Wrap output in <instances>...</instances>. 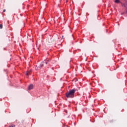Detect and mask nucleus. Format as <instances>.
<instances>
[{
    "label": "nucleus",
    "mask_w": 127,
    "mask_h": 127,
    "mask_svg": "<svg viewBox=\"0 0 127 127\" xmlns=\"http://www.w3.org/2000/svg\"><path fill=\"white\" fill-rule=\"evenodd\" d=\"M28 75H30V71H26V76H28Z\"/></svg>",
    "instance_id": "nucleus-6"
},
{
    "label": "nucleus",
    "mask_w": 127,
    "mask_h": 127,
    "mask_svg": "<svg viewBox=\"0 0 127 127\" xmlns=\"http://www.w3.org/2000/svg\"><path fill=\"white\" fill-rule=\"evenodd\" d=\"M8 127H15V125H9Z\"/></svg>",
    "instance_id": "nucleus-7"
},
{
    "label": "nucleus",
    "mask_w": 127,
    "mask_h": 127,
    "mask_svg": "<svg viewBox=\"0 0 127 127\" xmlns=\"http://www.w3.org/2000/svg\"><path fill=\"white\" fill-rule=\"evenodd\" d=\"M2 28V24H0V29H1Z\"/></svg>",
    "instance_id": "nucleus-8"
},
{
    "label": "nucleus",
    "mask_w": 127,
    "mask_h": 127,
    "mask_svg": "<svg viewBox=\"0 0 127 127\" xmlns=\"http://www.w3.org/2000/svg\"><path fill=\"white\" fill-rule=\"evenodd\" d=\"M121 4L124 6L126 8V12H127V0H126L125 4H123V3H121Z\"/></svg>",
    "instance_id": "nucleus-3"
},
{
    "label": "nucleus",
    "mask_w": 127,
    "mask_h": 127,
    "mask_svg": "<svg viewBox=\"0 0 127 127\" xmlns=\"http://www.w3.org/2000/svg\"><path fill=\"white\" fill-rule=\"evenodd\" d=\"M32 89H33V85L30 84V85L28 86V90H32Z\"/></svg>",
    "instance_id": "nucleus-4"
},
{
    "label": "nucleus",
    "mask_w": 127,
    "mask_h": 127,
    "mask_svg": "<svg viewBox=\"0 0 127 127\" xmlns=\"http://www.w3.org/2000/svg\"><path fill=\"white\" fill-rule=\"evenodd\" d=\"M3 12H5V9H4V10H3Z\"/></svg>",
    "instance_id": "nucleus-9"
},
{
    "label": "nucleus",
    "mask_w": 127,
    "mask_h": 127,
    "mask_svg": "<svg viewBox=\"0 0 127 127\" xmlns=\"http://www.w3.org/2000/svg\"><path fill=\"white\" fill-rule=\"evenodd\" d=\"M124 14V13H122L121 14L123 15Z\"/></svg>",
    "instance_id": "nucleus-10"
},
{
    "label": "nucleus",
    "mask_w": 127,
    "mask_h": 127,
    "mask_svg": "<svg viewBox=\"0 0 127 127\" xmlns=\"http://www.w3.org/2000/svg\"><path fill=\"white\" fill-rule=\"evenodd\" d=\"M75 92H76L75 89L69 90L68 92L65 93V97H66L68 99L73 98L75 95Z\"/></svg>",
    "instance_id": "nucleus-1"
},
{
    "label": "nucleus",
    "mask_w": 127,
    "mask_h": 127,
    "mask_svg": "<svg viewBox=\"0 0 127 127\" xmlns=\"http://www.w3.org/2000/svg\"><path fill=\"white\" fill-rule=\"evenodd\" d=\"M48 62H49V60H47V62H46V61H44V62H42V63L40 64V66H39L38 68H42V67H43L44 63L48 64Z\"/></svg>",
    "instance_id": "nucleus-2"
},
{
    "label": "nucleus",
    "mask_w": 127,
    "mask_h": 127,
    "mask_svg": "<svg viewBox=\"0 0 127 127\" xmlns=\"http://www.w3.org/2000/svg\"><path fill=\"white\" fill-rule=\"evenodd\" d=\"M114 2L115 3H122L120 0H115Z\"/></svg>",
    "instance_id": "nucleus-5"
}]
</instances>
